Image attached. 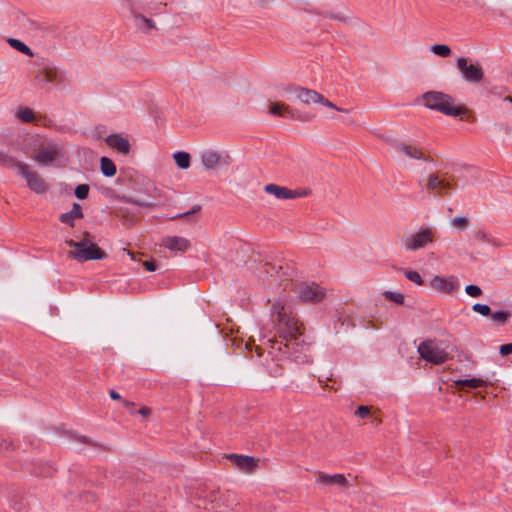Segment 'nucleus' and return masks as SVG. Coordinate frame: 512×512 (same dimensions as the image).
<instances>
[{"instance_id":"f257e3e1","label":"nucleus","mask_w":512,"mask_h":512,"mask_svg":"<svg viewBox=\"0 0 512 512\" xmlns=\"http://www.w3.org/2000/svg\"><path fill=\"white\" fill-rule=\"evenodd\" d=\"M277 316L278 329L282 334L285 342L283 341H267V358L266 368L270 375L276 377L281 375L283 366L288 358L297 360L298 356L294 355L292 350L296 342L297 335H300L301 325L298 320L291 314L287 313L285 306L282 302L277 301L272 305V317Z\"/></svg>"},{"instance_id":"f03ea898","label":"nucleus","mask_w":512,"mask_h":512,"mask_svg":"<svg viewBox=\"0 0 512 512\" xmlns=\"http://www.w3.org/2000/svg\"><path fill=\"white\" fill-rule=\"evenodd\" d=\"M67 244L73 248V250L69 252V257L79 262L102 260L107 256L102 249L88 238H84L78 242L70 240L67 241Z\"/></svg>"},{"instance_id":"7ed1b4c3","label":"nucleus","mask_w":512,"mask_h":512,"mask_svg":"<svg viewBox=\"0 0 512 512\" xmlns=\"http://www.w3.org/2000/svg\"><path fill=\"white\" fill-rule=\"evenodd\" d=\"M424 105L429 109L437 110L445 115L460 116L462 110L456 107L451 96L441 92H427L423 95Z\"/></svg>"},{"instance_id":"20e7f679","label":"nucleus","mask_w":512,"mask_h":512,"mask_svg":"<svg viewBox=\"0 0 512 512\" xmlns=\"http://www.w3.org/2000/svg\"><path fill=\"white\" fill-rule=\"evenodd\" d=\"M464 81L470 84H479L484 79L483 67L478 62H472L468 58L460 57L456 61Z\"/></svg>"},{"instance_id":"39448f33","label":"nucleus","mask_w":512,"mask_h":512,"mask_svg":"<svg viewBox=\"0 0 512 512\" xmlns=\"http://www.w3.org/2000/svg\"><path fill=\"white\" fill-rule=\"evenodd\" d=\"M434 237L435 231L433 229L421 227L415 233L406 236L403 245L406 251H416L432 243Z\"/></svg>"},{"instance_id":"423d86ee","label":"nucleus","mask_w":512,"mask_h":512,"mask_svg":"<svg viewBox=\"0 0 512 512\" xmlns=\"http://www.w3.org/2000/svg\"><path fill=\"white\" fill-rule=\"evenodd\" d=\"M422 359L435 365L443 364L448 359V353L432 340H426L418 346Z\"/></svg>"},{"instance_id":"0eeeda50","label":"nucleus","mask_w":512,"mask_h":512,"mask_svg":"<svg viewBox=\"0 0 512 512\" xmlns=\"http://www.w3.org/2000/svg\"><path fill=\"white\" fill-rule=\"evenodd\" d=\"M14 167L25 179L26 184L31 191L39 195H42L48 191L49 186L46 184L44 179L38 173L31 171L28 165L17 163L14 165Z\"/></svg>"},{"instance_id":"6e6552de","label":"nucleus","mask_w":512,"mask_h":512,"mask_svg":"<svg viewBox=\"0 0 512 512\" xmlns=\"http://www.w3.org/2000/svg\"><path fill=\"white\" fill-rule=\"evenodd\" d=\"M284 92L288 95L289 99L299 100L306 105L318 104L322 100V95L317 91L297 85L287 86Z\"/></svg>"},{"instance_id":"1a4fd4ad","label":"nucleus","mask_w":512,"mask_h":512,"mask_svg":"<svg viewBox=\"0 0 512 512\" xmlns=\"http://www.w3.org/2000/svg\"><path fill=\"white\" fill-rule=\"evenodd\" d=\"M298 295L303 302H320L326 297V291L320 285L311 282L300 285Z\"/></svg>"},{"instance_id":"9d476101","label":"nucleus","mask_w":512,"mask_h":512,"mask_svg":"<svg viewBox=\"0 0 512 512\" xmlns=\"http://www.w3.org/2000/svg\"><path fill=\"white\" fill-rule=\"evenodd\" d=\"M392 148L394 150L395 155L399 158L408 157L411 159H421L424 161H430V159L428 157H425L419 149L414 148L405 143L394 142L392 143Z\"/></svg>"},{"instance_id":"9b49d317","label":"nucleus","mask_w":512,"mask_h":512,"mask_svg":"<svg viewBox=\"0 0 512 512\" xmlns=\"http://www.w3.org/2000/svg\"><path fill=\"white\" fill-rule=\"evenodd\" d=\"M269 113L273 116L297 118L303 121H310L313 118V116L308 114L300 115L296 111L290 109L289 106L280 103H271L269 106Z\"/></svg>"},{"instance_id":"f8f14e48","label":"nucleus","mask_w":512,"mask_h":512,"mask_svg":"<svg viewBox=\"0 0 512 512\" xmlns=\"http://www.w3.org/2000/svg\"><path fill=\"white\" fill-rule=\"evenodd\" d=\"M316 483L328 487L338 486L346 488L348 486V481L343 474H327L323 472L317 474Z\"/></svg>"},{"instance_id":"ddd939ff","label":"nucleus","mask_w":512,"mask_h":512,"mask_svg":"<svg viewBox=\"0 0 512 512\" xmlns=\"http://www.w3.org/2000/svg\"><path fill=\"white\" fill-rule=\"evenodd\" d=\"M430 286L441 293H451L453 292L457 286V280L455 277H441V276H434L430 280Z\"/></svg>"},{"instance_id":"4468645a","label":"nucleus","mask_w":512,"mask_h":512,"mask_svg":"<svg viewBox=\"0 0 512 512\" xmlns=\"http://www.w3.org/2000/svg\"><path fill=\"white\" fill-rule=\"evenodd\" d=\"M227 459L239 470L246 473L253 471L257 467L256 459L248 455L229 454Z\"/></svg>"},{"instance_id":"2eb2a0df","label":"nucleus","mask_w":512,"mask_h":512,"mask_svg":"<svg viewBox=\"0 0 512 512\" xmlns=\"http://www.w3.org/2000/svg\"><path fill=\"white\" fill-rule=\"evenodd\" d=\"M201 164L206 170H214L222 162V155L216 150L206 149L201 153Z\"/></svg>"},{"instance_id":"dca6fc26","label":"nucleus","mask_w":512,"mask_h":512,"mask_svg":"<svg viewBox=\"0 0 512 512\" xmlns=\"http://www.w3.org/2000/svg\"><path fill=\"white\" fill-rule=\"evenodd\" d=\"M162 245L172 252H183L188 250L190 242L183 237L168 236L162 240Z\"/></svg>"},{"instance_id":"f3484780","label":"nucleus","mask_w":512,"mask_h":512,"mask_svg":"<svg viewBox=\"0 0 512 512\" xmlns=\"http://www.w3.org/2000/svg\"><path fill=\"white\" fill-rule=\"evenodd\" d=\"M107 145L121 154H128L130 151L129 141L119 134H111L105 138Z\"/></svg>"},{"instance_id":"a211bd4d","label":"nucleus","mask_w":512,"mask_h":512,"mask_svg":"<svg viewBox=\"0 0 512 512\" xmlns=\"http://www.w3.org/2000/svg\"><path fill=\"white\" fill-rule=\"evenodd\" d=\"M58 156V148L56 146L45 147L38 150L37 154L34 156V159L44 165H51Z\"/></svg>"},{"instance_id":"6ab92c4d","label":"nucleus","mask_w":512,"mask_h":512,"mask_svg":"<svg viewBox=\"0 0 512 512\" xmlns=\"http://www.w3.org/2000/svg\"><path fill=\"white\" fill-rule=\"evenodd\" d=\"M264 191L268 194L274 195L277 199H292L297 196V193L276 184H268L264 187Z\"/></svg>"},{"instance_id":"aec40b11","label":"nucleus","mask_w":512,"mask_h":512,"mask_svg":"<svg viewBox=\"0 0 512 512\" xmlns=\"http://www.w3.org/2000/svg\"><path fill=\"white\" fill-rule=\"evenodd\" d=\"M427 189L430 191H437L438 194H446L450 189V183L435 174H430L428 177Z\"/></svg>"},{"instance_id":"412c9836","label":"nucleus","mask_w":512,"mask_h":512,"mask_svg":"<svg viewBox=\"0 0 512 512\" xmlns=\"http://www.w3.org/2000/svg\"><path fill=\"white\" fill-rule=\"evenodd\" d=\"M82 217H83V213H82L80 204L74 203L71 211L63 213L59 217V220L64 224H67L69 226H74L75 220L80 219Z\"/></svg>"},{"instance_id":"4be33fe9","label":"nucleus","mask_w":512,"mask_h":512,"mask_svg":"<svg viewBox=\"0 0 512 512\" xmlns=\"http://www.w3.org/2000/svg\"><path fill=\"white\" fill-rule=\"evenodd\" d=\"M218 498H219V492L216 491L215 489H211L209 491V495H205L203 496L202 494L198 495L197 497V506L200 507L201 506V503L200 502H204V508L205 509H210L208 507V505L211 506V509H215L217 510L219 508V505H218Z\"/></svg>"},{"instance_id":"5701e85b","label":"nucleus","mask_w":512,"mask_h":512,"mask_svg":"<svg viewBox=\"0 0 512 512\" xmlns=\"http://www.w3.org/2000/svg\"><path fill=\"white\" fill-rule=\"evenodd\" d=\"M457 386H467L469 388H479L486 384V381L481 378H465V379H458L454 381Z\"/></svg>"},{"instance_id":"b1692460","label":"nucleus","mask_w":512,"mask_h":512,"mask_svg":"<svg viewBox=\"0 0 512 512\" xmlns=\"http://www.w3.org/2000/svg\"><path fill=\"white\" fill-rule=\"evenodd\" d=\"M101 172L106 177H112L116 174V166L113 161L107 157H102L100 160Z\"/></svg>"},{"instance_id":"393cba45","label":"nucleus","mask_w":512,"mask_h":512,"mask_svg":"<svg viewBox=\"0 0 512 512\" xmlns=\"http://www.w3.org/2000/svg\"><path fill=\"white\" fill-rule=\"evenodd\" d=\"M176 165L180 169H188L190 166V154L187 152H177L173 155Z\"/></svg>"},{"instance_id":"a878e982","label":"nucleus","mask_w":512,"mask_h":512,"mask_svg":"<svg viewBox=\"0 0 512 512\" xmlns=\"http://www.w3.org/2000/svg\"><path fill=\"white\" fill-rule=\"evenodd\" d=\"M8 43L11 47L15 48L16 50L24 53L25 55L27 56H30L32 57L34 55V53L32 52V50L25 44L23 43L22 41L18 40V39H9L8 40Z\"/></svg>"},{"instance_id":"bb28decb","label":"nucleus","mask_w":512,"mask_h":512,"mask_svg":"<svg viewBox=\"0 0 512 512\" xmlns=\"http://www.w3.org/2000/svg\"><path fill=\"white\" fill-rule=\"evenodd\" d=\"M430 51L440 57H448L451 54V49L445 44H434L430 46Z\"/></svg>"},{"instance_id":"cd10ccee","label":"nucleus","mask_w":512,"mask_h":512,"mask_svg":"<svg viewBox=\"0 0 512 512\" xmlns=\"http://www.w3.org/2000/svg\"><path fill=\"white\" fill-rule=\"evenodd\" d=\"M510 317V313L507 311H495L491 314V318L494 322L503 325L507 322L508 318Z\"/></svg>"},{"instance_id":"c85d7f7f","label":"nucleus","mask_w":512,"mask_h":512,"mask_svg":"<svg viewBox=\"0 0 512 512\" xmlns=\"http://www.w3.org/2000/svg\"><path fill=\"white\" fill-rule=\"evenodd\" d=\"M17 115L21 120L25 122H31L34 120V112L30 108L19 109Z\"/></svg>"},{"instance_id":"c756f323","label":"nucleus","mask_w":512,"mask_h":512,"mask_svg":"<svg viewBox=\"0 0 512 512\" xmlns=\"http://www.w3.org/2000/svg\"><path fill=\"white\" fill-rule=\"evenodd\" d=\"M475 237L479 241L487 242L493 246H499V243H497V241L493 237H491L484 231H478Z\"/></svg>"},{"instance_id":"7c9ffc66","label":"nucleus","mask_w":512,"mask_h":512,"mask_svg":"<svg viewBox=\"0 0 512 512\" xmlns=\"http://www.w3.org/2000/svg\"><path fill=\"white\" fill-rule=\"evenodd\" d=\"M472 310L482 316H489L491 314V309L486 304L476 303L472 306Z\"/></svg>"},{"instance_id":"2f4dec72","label":"nucleus","mask_w":512,"mask_h":512,"mask_svg":"<svg viewBox=\"0 0 512 512\" xmlns=\"http://www.w3.org/2000/svg\"><path fill=\"white\" fill-rule=\"evenodd\" d=\"M384 295L387 299L397 304H402L404 302V296L399 292L386 291Z\"/></svg>"},{"instance_id":"473e14b6","label":"nucleus","mask_w":512,"mask_h":512,"mask_svg":"<svg viewBox=\"0 0 512 512\" xmlns=\"http://www.w3.org/2000/svg\"><path fill=\"white\" fill-rule=\"evenodd\" d=\"M405 276L408 280H410L411 282L417 284V285H422L423 283V280H422V277L420 276V274L417 272V271H405Z\"/></svg>"},{"instance_id":"72a5a7b5","label":"nucleus","mask_w":512,"mask_h":512,"mask_svg":"<svg viewBox=\"0 0 512 512\" xmlns=\"http://www.w3.org/2000/svg\"><path fill=\"white\" fill-rule=\"evenodd\" d=\"M89 193V186L87 184L78 185L75 189V196L79 199H85Z\"/></svg>"},{"instance_id":"f704fd0d","label":"nucleus","mask_w":512,"mask_h":512,"mask_svg":"<svg viewBox=\"0 0 512 512\" xmlns=\"http://www.w3.org/2000/svg\"><path fill=\"white\" fill-rule=\"evenodd\" d=\"M465 292L471 297H479L482 294L481 288L474 284L467 285Z\"/></svg>"},{"instance_id":"c9c22d12","label":"nucleus","mask_w":512,"mask_h":512,"mask_svg":"<svg viewBox=\"0 0 512 512\" xmlns=\"http://www.w3.org/2000/svg\"><path fill=\"white\" fill-rule=\"evenodd\" d=\"M264 267H265V272L267 274H270L271 276L273 275V273H276L277 275H279L280 273H282L283 275L286 274V272L283 271L282 266L276 267L275 265L265 264Z\"/></svg>"},{"instance_id":"e433bc0d","label":"nucleus","mask_w":512,"mask_h":512,"mask_svg":"<svg viewBox=\"0 0 512 512\" xmlns=\"http://www.w3.org/2000/svg\"><path fill=\"white\" fill-rule=\"evenodd\" d=\"M318 104H322L330 109H334V110H337L339 112H344V113H348L349 111L346 110V109H342V108H339L337 107L336 105H334L332 102H330L329 100L325 99L323 96H322V100L318 102Z\"/></svg>"},{"instance_id":"4c0bfd02","label":"nucleus","mask_w":512,"mask_h":512,"mask_svg":"<svg viewBox=\"0 0 512 512\" xmlns=\"http://www.w3.org/2000/svg\"><path fill=\"white\" fill-rule=\"evenodd\" d=\"M452 224L455 227H465L467 225V218L463 216L455 217L452 220Z\"/></svg>"},{"instance_id":"58836bf2","label":"nucleus","mask_w":512,"mask_h":512,"mask_svg":"<svg viewBox=\"0 0 512 512\" xmlns=\"http://www.w3.org/2000/svg\"><path fill=\"white\" fill-rule=\"evenodd\" d=\"M499 352L502 356L512 354V343L501 345L499 348Z\"/></svg>"},{"instance_id":"ea45409f","label":"nucleus","mask_w":512,"mask_h":512,"mask_svg":"<svg viewBox=\"0 0 512 512\" xmlns=\"http://www.w3.org/2000/svg\"><path fill=\"white\" fill-rule=\"evenodd\" d=\"M370 410L367 406H359L357 411H356V414L360 417V418H364L366 417L368 414H369Z\"/></svg>"},{"instance_id":"a19ab883","label":"nucleus","mask_w":512,"mask_h":512,"mask_svg":"<svg viewBox=\"0 0 512 512\" xmlns=\"http://www.w3.org/2000/svg\"><path fill=\"white\" fill-rule=\"evenodd\" d=\"M12 159L11 157L9 156V154L5 151H0V162L2 163H8V162H11Z\"/></svg>"},{"instance_id":"79ce46f5","label":"nucleus","mask_w":512,"mask_h":512,"mask_svg":"<svg viewBox=\"0 0 512 512\" xmlns=\"http://www.w3.org/2000/svg\"><path fill=\"white\" fill-rule=\"evenodd\" d=\"M137 20L141 21V22H144L148 26V28H150V29L156 28L155 24L151 20H149V19H146L144 17H137Z\"/></svg>"},{"instance_id":"37998d69","label":"nucleus","mask_w":512,"mask_h":512,"mask_svg":"<svg viewBox=\"0 0 512 512\" xmlns=\"http://www.w3.org/2000/svg\"><path fill=\"white\" fill-rule=\"evenodd\" d=\"M143 265L150 272H153L156 269V265L153 261H145Z\"/></svg>"},{"instance_id":"c03bdc74","label":"nucleus","mask_w":512,"mask_h":512,"mask_svg":"<svg viewBox=\"0 0 512 512\" xmlns=\"http://www.w3.org/2000/svg\"><path fill=\"white\" fill-rule=\"evenodd\" d=\"M139 414H141L142 416L146 417V416H149L151 414V410H150V408L144 406V407H141L139 409Z\"/></svg>"},{"instance_id":"a18cd8bd","label":"nucleus","mask_w":512,"mask_h":512,"mask_svg":"<svg viewBox=\"0 0 512 512\" xmlns=\"http://www.w3.org/2000/svg\"><path fill=\"white\" fill-rule=\"evenodd\" d=\"M109 395L113 400H119L121 398L120 395L114 390H111Z\"/></svg>"},{"instance_id":"49530a36","label":"nucleus","mask_w":512,"mask_h":512,"mask_svg":"<svg viewBox=\"0 0 512 512\" xmlns=\"http://www.w3.org/2000/svg\"><path fill=\"white\" fill-rule=\"evenodd\" d=\"M198 210H200V206L194 205V213H196Z\"/></svg>"},{"instance_id":"de8ad7c7","label":"nucleus","mask_w":512,"mask_h":512,"mask_svg":"<svg viewBox=\"0 0 512 512\" xmlns=\"http://www.w3.org/2000/svg\"><path fill=\"white\" fill-rule=\"evenodd\" d=\"M505 101L512 102V98L508 96V97L505 98Z\"/></svg>"},{"instance_id":"09e8293b","label":"nucleus","mask_w":512,"mask_h":512,"mask_svg":"<svg viewBox=\"0 0 512 512\" xmlns=\"http://www.w3.org/2000/svg\"><path fill=\"white\" fill-rule=\"evenodd\" d=\"M126 406H133V403L125 402Z\"/></svg>"},{"instance_id":"8fccbe9b","label":"nucleus","mask_w":512,"mask_h":512,"mask_svg":"<svg viewBox=\"0 0 512 512\" xmlns=\"http://www.w3.org/2000/svg\"><path fill=\"white\" fill-rule=\"evenodd\" d=\"M126 406H133V403L125 402Z\"/></svg>"}]
</instances>
